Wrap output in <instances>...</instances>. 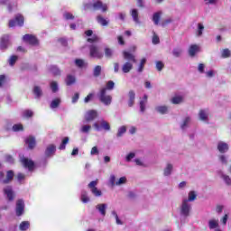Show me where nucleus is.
Instances as JSON below:
<instances>
[{"mask_svg": "<svg viewBox=\"0 0 231 231\" xmlns=\"http://www.w3.org/2000/svg\"><path fill=\"white\" fill-rule=\"evenodd\" d=\"M15 212L18 217H21V216L24 214V200H23V199H19L16 201Z\"/></svg>", "mask_w": 231, "mask_h": 231, "instance_id": "1a4fd4ad", "label": "nucleus"}, {"mask_svg": "<svg viewBox=\"0 0 231 231\" xmlns=\"http://www.w3.org/2000/svg\"><path fill=\"white\" fill-rule=\"evenodd\" d=\"M18 26H24V16L23 14H16L14 17Z\"/></svg>", "mask_w": 231, "mask_h": 231, "instance_id": "4be33fe9", "label": "nucleus"}, {"mask_svg": "<svg viewBox=\"0 0 231 231\" xmlns=\"http://www.w3.org/2000/svg\"><path fill=\"white\" fill-rule=\"evenodd\" d=\"M91 98H93V93H89L84 99V102L86 104H88V102H89L91 100Z\"/></svg>", "mask_w": 231, "mask_h": 231, "instance_id": "338daca9", "label": "nucleus"}, {"mask_svg": "<svg viewBox=\"0 0 231 231\" xmlns=\"http://www.w3.org/2000/svg\"><path fill=\"white\" fill-rule=\"evenodd\" d=\"M123 57L126 62L123 65L122 71L123 73H129L133 69V65L136 64V56L127 51H124Z\"/></svg>", "mask_w": 231, "mask_h": 231, "instance_id": "f257e3e1", "label": "nucleus"}, {"mask_svg": "<svg viewBox=\"0 0 231 231\" xmlns=\"http://www.w3.org/2000/svg\"><path fill=\"white\" fill-rule=\"evenodd\" d=\"M145 62H147V59L143 58V59L141 60V62H140V64H139V68H138V69H137V71H138L139 73H142V71H143V68H145Z\"/></svg>", "mask_w": 231, "mask_h": 231, "instance_id": "e433bc0d", "label": "nucleus"}, {"mask_svg": "<svg viewBox=\"0 0 231 231\" xmlns=\"http://www.w3.org/2000/svg\"><path fill=\"white\" fill-rule=\"evenodd\" d=\"M103 89H108V91H112V89H115V82L113 80H109L107 83H106V88H103Z\"/></svg>", "mask_w": 231, "mask_h": 231, "instance_id": "ea45409f", "label": "nucleus"}, {"mask_svg": "<svg viewBox=\"0 0 231 231\" xmlns=\"http://www.w3.org/2000/svg\"><path fill=\"white\" fill-rule=\"evenodd\" d=\"M180 214L184 216L185 217H188L190 214V204H189V200L184 199L182 201V205L180 208Z\"/></svg>", "mask_w": 231, "mask_h": 231, "instance_id": "6e6552de", "label": "nucleus"}, {"mask_svg": "<svg viewBox=\"0 0 231 231\" xmlns=\"http://www.w3.org/2000/svg\"><path fill=\"white\" fill-rule=\"evenodd\" d=\"M75 82H77V78H75L74 75L68 74L65 79L66 86H73V84H75Z\"/></svg>", "mask_w": 231, "mask_h": 231, "instance_id": "6ab92c4d", "label": "nucleus"}, {"mask_svg": "<svg viewBox=\"0 0 231 231\" xmlns=\"http://www.w3.org/2000/svg\"><path fill=\"white\" fill-rule=\"evenodd\" d=\"M100 41V38L94 34L91 38L87 39V42H89L90 44H93V42H98Z\"/></svg>", "mask_w": 231, "mask_h": 231, "instance_id": "79ce46f5", "label": "nucleus"}, {"mask_svg": "<svg viewBox=\"0 0 231 231\" xmlns=\"http://www.w3.org/2000/svg\"><path fill=\"white\" fill-rule=\"evenodd\" d=\"M6 84V76L5 74L0 75V88H3Z\"/></svg>", "mask_w": 231, "mask_h": 231, "instance_id": "5fc2aeb1", "label": "nucleus"}, {"mask_svg": "<svg viewBox=\"0 0 231 231\" xmlns=\"http://www.w3.org/2000/svg\"><path fill=\"white\" fill-rule=\"evenodd\" d=\"M217 150L219 151V152H221V154H225V152H228V143L219 142L217 144Z\"/></svg>", "mask_w": 231, "mask_h": 231, "instance_id": "f3484780", "label": "nucleus"}, {"mask_svg": "<svg viewBox=\"0 0 231 231\" xmlns=\"http://www.w3.org/2000/svg\"><path fill=\"white\" fill-rule=\"evenodd\" d=\"M4 194L7 196L8 201H12L15 198V193H14V189L12 186H6L3 189Z\"/></svg>", "mask_w": 231, "mask_h": 231, "instance_id": "ddd939ff", "label": "nucleus"}, {"mask_svg": "<svg viewBox=\"0 0 231 231\" xmlns=\"http://www.w3.org/2000/svg\"><path fill=\"white\" fill-rule=\"evenodd\" d=\"M49 69L54 77H59L60 75V69L55 65H51Z\"/></svg>", "mask_w": 231, "mask_h": 231, "instance_id": "412c9836", "label": "nucleus"}, {"mask_svg": "<svg viewBox=\"0 0 231 231\" xmlns=\"http://www.w3.org/2000/svg\"><path fill=\"white\" fill-rule=\"evenodd\" d=\"M56 151H57V147L55 146V144H50L49 146H47L45 150L46 158H51V156H53Z\"/></svg>", "mask_w": 231, "mask_h": 231, "instance_id": "dca6fc26", "label": "nucleus"}, {"mask_svg": "<svg viewBox=\"0 0 231 231\" xmlns=\"http://www.w3.org/2000/svg\"><path fill=\"white\" fill-rule=\"evenodd\" d=\"M101 73H102V67L100 65L96 66L93 71L94 77H100Z\"/></svg>", "mask_w": 231, "mask_h": 231, "instance_id": "c9c22d12", "label": "nucleus"}, {"mask_svg": "<svg viewBox=\"0 0 231 231\" xmlns=\"http://www.w3.org/2000/svg\"><path fill=\"white\" fill-rule=\"evenodd\" d=\"M25 143L31 150L35 149V146L37 145V142L35 141V137H33V135H30L29 137H27L25 139Z\"/></svg>", "mask_w": 231, "mask_h": 231, "instance_id": "2eb2a0df", "label": "nucleus"}, {"mask_svg": "<svg viewBox=\"0 0 231 231\" xmlns=\"http://www.w3.org/2000/svg\"><path fill=\"white\" fill-rule=\"evenodd\" d=\"M181 49L180 48H174L172 51V55H174L175 57H181Z\"/></svg>", "mask_w": 231, "mask_h": 231, "instance_id": "09e8293b", "label": "nucleus"}, {"mask_svg": "<svg viewBox=\"0 0 231 231\" xmlns=\"http://www.w3.org/2000/svg\"><path fill=\"white\" fill-rule=\"evenodd\" d=\"M23 118H32L33 116V111L26 109L23 112Z\"/></svg>", "mask_w": 231, "mask_h": 231, "instance_id": "4c0bfd02", "label": "nucleus"}, {"mask_svg": "<svg viewBox=\"0 0 231 231\" xmlns=\"http://www.w3.org/2000/svg\"><path fill=\"white\" fill-rule=\"evenodd\" d=\"M84 60H81V59H76L75 60V65L78 67V68H84Z\"/></svg>", "mask_w": 231, "mask_h": 231, "instance_id": "8fccbe9b", "label": "nucleus"}, {"mask_svg": "<svg viewBox=\"0 0 231 231\" xmlns=\"http://www.w3.org/2000/svg\"><path fill=\"white\" fill-rule=\"evenodd\" d=\"M59 106H60V98H55L51 103V109H57V107H59Z\"/></svg>", "mask_w": 231, "mask_h": 231, "instance_id": "2f4dec72", "label": "nucleus"}, {"mask_svg": "<svg viewBox=\"0 0 231 231\" xmlns=\"http://www.w3.org/2000/svg\"><path fill=\"white\" fill-rule=\"evenodd\" d=\"M92 7L94 10H101L102 12H106L107 10V5L102 3L100 0L94 2Z\"/></svg>", "mask_w": 231, "mask_h": 231, "instance_id": "4468645a", "label": "nucleus"}, {"mask_svg": "<svg viewBox=\"0 0 231 231\" xmlns=\"http://www.w3.org/2000/svg\"><path fill=\"white\" fill-rule=\"evenodd\" d=\"M98 153H99L98 147H97V146L92 147V149L90 151L91 156H95V155H97Z\"/></svg>", "mask_w": 231, "mask_h": 231, "instance_id": "052dcab7", "label": "nucleus"}, {"mask_svg": "<svg viewBox=\"0 0 231 231\" xmlns=\"http://www.w3.org/2000/svg\"><path fill=\"white\" fill-rule=\"evenodd\" d=\"M171 102L173 104H181L183 102V97L181 96H177L171 98Z\"/></svg>", "mask_w": 231, "mask_h": 231, "instance_id": "a18cd8bd", "label": "nucleus"}, {"mask_svg": "<svg viewBox=\"0 0 231 231\" xmlns=\"http://www.w3.org/2000/svg\"><path fill=\"white\" fill-rule=\"evenodd\" d=\"M16 181H18L19 185H23V181H24V180H26V175L24 173H17L16 177H15Z\"/></svg>", "mask_w": 231, "mask_h": 231, "instance_id": "cd10ccee", "label": "nucleus"}, {"mask_svg": "<svg viewBox=\"0 0 231 231\" xmlns=\"http://www.w3.org/2000/svg\"><path fill=\"white\" fill-rule=\"evenodd\" d=\"M152 43H153V44H160V37H158V35L153 34V37H152Z\"/></svg>", "mask_w": 231, "mask_h": 231, "instance_id": "0e129e2a", "label": "nucleus"}, {"mask_svg": "<svg viewBox=\"0 0 231 231\" xmlns=\"http://www.w3.org/2000/svg\"><path fill=\"white\" fill-rule=\"evenodd\" d=\"M16 23H17V22L15 21V19L9 20L8 26H9L10 28H14Z\"/></svg>", "mask_w": 231, "mask_h": 231, "instance_id": "69168bd1", "label": "nucleus"}, {"mask_svg": "<svg viewBox=\"0 0 231 231\" xmlns=\"http://www.w3.org/2000/svg\"><path fill=\"white\" fill-rule=\"evenodd\" d=\"M51 89L52 93H57V91H59V84L57 81L51 82Z\"/></svg>", "mask_w": 231, "mask_h": 231, "instance_id": "c03bdc74", "label": "nucleus"}, {"mask_svg": "<svg viewBox=\"0 0 231 231\" xmlns=\"http://www.w3.org/2000/svg\"><path fill=\"white\" fill-rule=\"evenodd\" d=\"M198 195H196V191H189L187 201H195Z\"/></svg>", "mask_w": 231, "mask_h": 231, "instance_id": "de8ad7c7", "label": "nucleus"}, {"mask_svg": "<svg viewBox=\"0 0 231 231\" xmlns=\"http://www.w3.org/2000/svg\"><path fill=\"white\" fill-rule=\"evenodd\" d=\"M33 95H35L36 98H41L42 97V89L41 87L35 86L32 90Z\"/></svg>", "mask_w": 231, "mask_h": 231, "instance_id": "393cba45", "label": "nucleus"}, {"mask_svg": "<svg viewBox=\"0 0 231 231\" xmlns=\"http://www.w3.org/2000/svg\"><path fill=\"white\" fill-rule=\"evenodd\" d=\"M231 55V52H230V50L228 49H224L223 51H222V58L223 59H228V57H230Z\"/></svg>", "mask_w": 231, "mask_h": 231, "instance_id": "3c124183", "label": "nucleus"}, {"mask_svg": "<svg viewBox=\"0 0 231 231\" xmlns=\"http://www.w3.org/2000/svg\"><path fill=\"white\" fill-rule=\"evenodd\" d=\"M93 127L96 131H111V125L107 121L101 119L98 123H94Z\"/></svg>", "mask_w": 231, "mask_h": 231, "instance_id": "20e7f679", "label": "nucleus"}, {"mask_svg": "<svg viewBox=\"0 0 231 231\" xmlns=\"http://www.w3.org/2000/svg\"><path fill=\"white\" fill-rule=\"evenodd\" d=\"M17 59H19V57H17V55L11 56L10 60H9L10 66H14L15 62H17Z\"/></svg>", "mask_w": 231, "mask_h": 231, "instance_id": "603ef678", "label": "nucleus"}, {"mask_svg": "<svg viewBox=\"0 0 231 231\" xmlns=\"http://www.w3.org/2000/svg\"><path fill=\"white\" fill-rule=\"evenodd\" d=\"M219 226V221L216 219H211L208 221V227L210 230H214V228H217Z\"/></svg>", "mask_w": 231, "mask_h": 231, "instance_id": "a878e982", "label": "nucleus"}, {"mask_svg": "<svg viewBox=\"0 0 231 231\" xmlns=\"http://www.w3.org/2000/svg\"><path fill=\"white\" fill-rule=\"evenodd\" d=\"M198 51H199V47L198 45L193 44L189 47V53L190 57H195Z\"/></svg>", "mask_w": 231, "mask_h": 231, "instance_id": "aec40b11", "label": "nucleus"}, {"mask_svg": "<svg viewBox=\"0 0 231 231\" xmlns=\"http://www.w3.org/2000/svg\"><path fill=\"white\" fill-rule=\"evenodd\" d=\"M96 208L100 212L101 216H106V208H107L106 204H98Z\"/></svg>", "mask_w": 231, "mask_h": 231, "instance_id": "b1692460", "label": "nucleus"}, {"mask_svg": "<svg viewBox=\"0 0 231 231\" xmlns=\"http://www.w3.org/2000/svg\"><path fill=\"white\" fill-rule=\"evenodd\" d=\"M20 162L22 163L23 167H24V169H28L30 172L33 171L35 169V162L32 159L22 157L20 159Z\"/></svg>", "mask_w": 231, "mask_h": 231, "instance_id": "423d86ee", "label": "nucleus"}, {"mask_svg": "<svg viewBox=\"0 0 231 231\" xmlns=\"http://www.w3.org/2000/svg\"><path fill=\"white\" fill-rule=\"evenodd\" d=\"M135 154L134 152H130L127 156H126V162H131V160H133V158H134Z\"/></svg>", "mask_w": 231, "mask_h": 231, "instance_id": "774afa93", "label": "nucleus"}, {"mask_svg": "<svg viewBox=\"0 0 231 231\" xmlns=\"http://www.w3.org/2000/svg\"><path fill=\"white\" fill-rule=\"evenodd\" d=\"M147 103L145 101H140V110L141 113H144L145 112V105Z\"/></svg>", "mask_w": 231, "mask_h": 231, "instance_id": "680f3d73", "label": "nucleus"}, {"mask_svg": "<svg viewBox=\"0 0 231 231\" xmlns=\"http://www.w3.org/2000/svg\"><path fill=\"white\" fill-rule=\"evenodd\" d=\"M19 228H20V230H22V231L28 230V228H30V222H28V221H23V222L20 224Z\"/></svg>", "mask_w": 231, "mask_h": 231, "instance_id": "72a5a7b5", "label": "nucleus"}, {"mask_svg": "<svg viewBox=\"0 0 231 231\" xmlns=\"http://www.w3.org/2000/svg\"><path fill=\"white\" fill-rule=\"evenodd\" d=\"M64 17H65V19H67V21L75 19V16L70 13H66L64 14Z\"/></svg>", "mask_w": 231, "mask_h": 231, "instance_id": "e2e57ef3", "label": "nucleus"}, {"mask_svg": "<svg viewBox=\"0 0 231 231\" xmlns=\"http://www.w3.org/2000/svg\"><path fill=\"white\" fill-rule=\"evenodd\" d=\"M199 116L200 120H202L203 122H206V120H208V114H207L205 110H200L199 113Z\"/></svg>", "mask_w": 231, "mask_h": 231, "instance_id": "7c9ffc66", "label": "nucleus"}, {"mask_svg": "<svg viewBox=\"0 0 231 231\" xmlns=\"http://www.w3.org/2000/svg\"><path fill=\"white\" fill-rule=\"evenodd\" d=\"M98 117V112L97 110H88L85 114L86 122H93L96 118Z\"/></svg>", "mask_w": 231, "mask_h": 231, "instance_id": "f8f14e48", "label": "nucleus"}, {"mask_svg": "<svg viewBox=\"0 0 231 231\" xmlns=\"http://www.w3.org/2000/svg\"><path fill=\"white\" fill-rule=\"evenodd\" d=\"M91 131V125H85L81 127V133H89Z\"/></svg>", "mask_w": 231, "mask_h": 231, "instance_id": "13d9d810", "label": "nucleus"}, {"mask_svg": "<svg viewBox=\"0 0 231 231\" xmlns=\"http://www.w3.org/2000/svg\"><path fill=\"white\" fill-rule=\"evenodd\" d=\"M89 55L92 59H104V52L97 45L89 46Z\"/></svg>", "mask_w": 231, "mask_h": 231, "instance_id": "7ed1b4c3", "label": "nucleus"}, {"mask_svg": "<svg viewBox=\"0 0 231 231\" xmlns=\"http://www.w3.org/2000/svg\"><path fill=\"white\" fill-rule=\"evenodd\" d=\"M126 132H127V127H125V125L121 126L117 132V138H120V136H123Z\"/></svg>", "mask_w": 231, "mask_h": 231, "instance_id": "37998d69", "label": "nucleus"}, {"mask_svg": "<svg viewBox=\"0 0 231 231\" xmlns=\"http://www.w3.org/2000/svg\"><path fill=\"white\" fill-rule=\"evenodd\" d=\"M8 46H10V35L4 34L0 38V50H7Z\"/></svg>", "mask_w": 231, "mask_h": 231, "instance_id": "9d476101", "label": "nucleus"}, {"mask_svg": "<svg viewBox=\"0 0 231 231\" xmlns=\"http://www.w3.org/2000/svg\"><path fill=\"white\" fill-rule=\"evenodd\" d=\"M97 185H98V180L90 181L88 187L96 198H100V196H102V190L98 189Z\"/></svg>", "mask_w": 231, "mask_h": 231, "instance_id": "39448f33", "label": "nucleus"}, {"mask_svg": "<svg viewBox=\"0 0 231 231\" xmlns=\"http://www.w3.org/2000/svg\"><path fill=\"white\" fill-rule=\"evenodd\" d=\"M172 172V164H167V167L164 169V176H171Z\"/></svg>", "mask_w": 231, "mask_h": 231, "instance_id": "a19ab883", "label": "nucleus"}, {"mask_svg": "<svg viewBox=\"0 0 231 231\" xmlns=\"http://www.w3.org/2000/svg\"><path fill=\"white\" fill-rule=\"evenodd\" d=\"M156 110L158 111V113H161V115H165L167 111H169V108H167V106H157Z\"/></svg>", "mask_w": 231, "mask_h": 231, "instance_id": "49530a36", "label": "nucleus"}, {"mask_svg": "<svg viewBox=\"0 0 231 231\" xmlns=\"http://www.w3.org/2000/svg\"><path fill=\"white\" fill-rule=\"evenodd\" d=\"M80 199L82 203H89V197L88 196V191L86 190L81 191Z\"/></svg>", "mask_w": 231, "mask_h": 231, "instance_id": "c85d7f7f", "label": "nucleus"}, {"mask_svg": "<svg viewBox=\"0 0 231 231\" xmlns=\"http://www.w3.org/2000/svg\"><path fill=\"white\" fill-rule=\"evenodd\" d=\"M221 178L224 180V181H225V183H226V185H231L230 176L222 174Z\"/></svg>", "mask_w": 231, "mask_h": 231, "instance_id": "6e6d98bb", "label": "nucleus"}, {"mask_svg": "<svg viewBox=\"0 0 231 231\" xmlns=\"http://www.w3.org/2000/svg\"><path fill=\"white\" fill-rule=\"evenodd\" d=\"M98 98L105 106H111V102H113V97H111V95H107L106 88L100 89Z\"/></svg>", "mask_w": 231, "mask_h": 231, "instance_id": "f03ea898", "label": "nucleus"}, {"mask_svg": "<svg viewBox=\"0 0 231 231\" xmlns=\"http://www.w3.org/2000/svg\"><path fill=\"white\" fill-rule=\"evenodd\" d=\"M12 129L14 133H19V131H24V126L22 124H16L13 125Z\"/></svg>", "mask_w": 231, "mask_h": 231, "instance_id": "f704fd0d", "label": "nucleus"}, {"mask_svg": "<svg viewBox=\"0 0 231 231\" xmlns=\"http://www.w3.org/2000/svg\"><path fill=\"white\" fill-rule=\"evenodd\" d=\"M105 56L106 57V59H111V57H113V49H111L109 47H106L105 48Z\"/></svg>", "mask_w": 231, "mask_h": 231, "instance_id": "58836bf2", "label": "nucleus"}, {"mask_svg": "<svg viewBox=\"0 0 231 231\" xmlns=\"http://www.w3.org/2000/svg\"><path fill=\"white\" fill-rule=\"evenodd\" d=\"M14 176L15 172H14V170L7 171L5 174V179L2 180V184L8 185L9 183H12V181H14Z\"/></svg>", "mask_w": 231, "mask_h": 231, "instance_id": "9b49d317", "label": "nucleus"}, {"mask_svg": "<svg viewBox=\"0 0 231 231\" xmlns=\"http://www.w3.org/2000/svg\"><path fill=\"white\" fill-rule=\"evenodd\" d=\"M97 22L98 24H101V26H107L109 24V22L100 14L97 16Z\"/></svg>", "mask_w": 231, "mask_h": 231, "instance_id": "5701e85b", "label": "nucleus"}, {"mask_svg": "<svg viewBox=\"0 0 231 231\" xmlns=\"http://www.w3.org/2000/svg\"><path fill=\"white\" fill-rule=\"evenodd\" d=\"M131 15H132L134 23H140V18H138L139 14H138V10L137 9H132Z\"/></svg>", "mask_w": 231, "mask_h": 231, "instance_id": "c756f323", "label": "nucleus"}, {"mask_svg": "<svg viewBox=\"0 0 231 231\" xmlns=\"http://www.w3.org/2000/svg\"><path fill=\"white\" fill-rule=\"evenodd\" d=\"M128 98V106L129 107H133V106H134V98H136V93H134V90L129 91Z\"/></svg>", "mask_w": 231, "mask_h": 231, "instance_id": "a211bd4d", "label": "nucleus"}, {"mask_svg": "<svg viewBox=\"0 0 231 231\" xmlns=\"http://www.w3.org/2000/svg\"><path fill=\"white\" fill-rule=\"evenodd\" d=\"M164 67H165V65L163 64V62H162V61L156 62V69L158 71H162V69H163Z\"/></svg>", "mask_w": 231, "mask_h": 231, "instance_id": "bf43d9fd", "label": "nucleus"}, {"mask_svg": "<svg viewBox=\"0 0 231 231\" xmlns=\"http://www.w3.org/2000/svg\"><path fill=\"white\" fill-rule=\"evenodd\" d=\"M24 42H27L31 46H39V39L33 34H25L23 37Z\"/></svg>", "mask_w": 231, "mask_h": 231, "instance_id": "0eeeda50", "label": "nucleus"}, {"mask_svg": "<svg viewBox=\"0 0 231 231\" xmlns=\"http://www.w3.org/2000/svg\"><path fill=\"white\" fill-rule=\"evenodd\" d=\"M190 122V117H186L182 123V125H180L181 129H185V127H187L189 125V123Z\"/></svg>", "mask_w": 231, "mask_h": 231, "instance_id": "4d7b16f0", "label": "nucleus"}, {"mask_svg": "<svg viewBox=\"0 0 231 231\" xmlns=\"http://www.w3.org/2000/svg\"><path fill=\"white\" fill-rule=\"evenodd\" d=\"M69 142V137H64L61 143L59 146L60 151H64L66 149V144Z\"/></svg>", "mask_w": 231, "mask_h": 231, "instance_id": "473e14b6", "label": "nucleus"}, {"mask_svg": "<svg viewBox=\"0 0 231 231\" xmlns=\"http://www.w3.org/2000/svg\"><path fill=\"white\" fill-rule=\"evenodd\" d=\"M203 30H205V26L202 25V23L198 24V36L201 37L203 35Z\"/></svg>", "mask_w": 231, "mask_h": 231, "instance_id": "864d4df0", "label": "nucleus"}, {"mask_svg": "<svg viewBox=\"0 0 231 231\" xmlns=\"http://www.w3.org/2000/svg\"><path fill=\"white\" fill-rule=\"evenodd\" d=\"M161 17H162V12H157V13L153 14L152 21L156 26H158V24H160Z\"/></svg>", "mask_w": 231, "mask_h": 231, "instance_id": "bb28decb", "label": "nucleus"}]
</instances>
